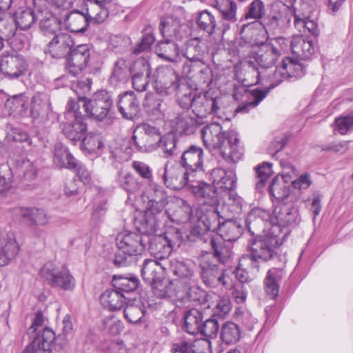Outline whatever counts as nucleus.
<instances>
[{
  "instance_id": "nucleus-1",
  "label": "nucleus",
  "mask_w": 353,
  "mask_h": 353,
  "mask_svg": "<svg viewBox=\"0 0 353 353\" xmlns=\"http://www.w3.org/2000/svg\"><path fill=\"white\" fill-rule=\"evenodd\" d=\"M272 195L281 203L277 205L271 214L268 211L261 208H254L248 214L245 219L246 226L251 230L264 225L276 233L280 232V227L294 226L300 222V216L296 203L300 199L298 192H290L286 185L274 180L270 187Z\"/></svg>"
},
{
  "instance_id": "nucleus-2",
  "label": "nucleus",
  "mask_w": 353,
  "mask_h": 353,
  "mask_svg": "<svg viewBox=\"0 0 353 353\" xmlns=\"http://www.w3.org/2000/svg\"><path fill=\"white\" fill-rule=\"evenodd\" d=\"M203 203L199 208L193 210L186 201L180 198L174 199L170 203L165 212L170 219L177 224L186 223L190 233L186 237L190 241H195L200 236L204 234L212 228V221L215 222L220 213L219 208L209 210L208 204Z\"/></svg>"
},
{
  "instance_id": "nucleus-3",
  "label": "nucleus",
  "mask_w": 353,
  "mask_h": 353,
  "mask_svg": "<svg viewBox=\"0 0 353 353\" xmlns=\"http://www.w3.org/2000/svg\"><path fill=\"white\" fill-rule=\"evenodd\" d=\"M201 137L209 151L218 150L227 161L236 163L242 159L243 148L239 145V137L235 132L226 133L219 123L212 122L202 128Z\"/></svg>"
},
{
  "instance_id": "nucleus-4",
  "label": "nucleus",
  "mask_w": 353,
  "mask_h": 353,
  "mask_svg": "<svg viewBox=\"0 0 353 353\" xmlns=\"http://www.w3.org/2000/svg\"><path fill=\"white\" fill-rule=\"evenodd\" d=\"M256 83H261L267 88L265 90L257 89L248 90L243 89L242 94L243 101L236 109V113H247L254 108L266 97L271 89H273L283 81L289 78V74L285 70L283 64L274 68H262L256 71Z\"/></svg>"
},
{
  "instance_id": "nucleus-5",
  "label": "nucleus",
  "mask_w": 353,
  "mask_h": 353,
  "mask_svg": "<svg viewBox=\"0 0 353 353\" xmlns=\"http://www.w3.org/2000/svg\"><path fill=\"white\" fill-rule=\"evenodd\" d=\"M210 179L213 185L203 181L191 185L192 193L198 199H205L207 204L219 205V196L235 188V174L232 170L215 168L212 170Z\"/></svg>"
},
{
  "instance_id": "nucleus-6",
  "label": "nucleus",
  "mask_w": 353,
  "mask_h": 353,
  "mask_svg": "<svg viewBox=\"0 0 353 353\" xmlns=\"http://www.w3.org/2000/svg\"><path fill=\"white\" fill-rule=\"evenodd\" d=\"M179 284L181 283L179 281H169V285L166 290L160 289L159 287L163 288L164 286L159 285L154 288V295L159 298L165 296L174 298L177 306L179 307H190L191 306L203 305V308L215 296L214 294L206 293L205 291L197 287L194 280H193L191 285H188V287L183 285L179 289H174V287H178Z\"/></svg>"
},
{
  "instance_id": "nucleus-7",
  "label": "nucleus",
  "mask_w": 353,
  "mask_h": 353,
  "mask_svg": "<svg viewBox=\"0 0 353 353\" xmlns=\"http://www.w3.org/2000/svg\"><path fill=\"white\" fill-rule=\"evenodd\" d=\"M143 235L134 232H121L116 238L118 251L115 254L114 264L124 266L128 264L127 258L141 254L145 250L148 242V234Z\"/></svg>"
},
{
  "instance_id": "nucleus-8",
  "label": "nucleus",
  "mask_w": 353,
  "mask_h": 353,
  "mask_svg": "<svg viewBox=\"0 0 353 353\" xmlns=\"http://www.w3.org/2000/svg\"><path fill=\"white\" fill-rule=\"evenodd\" d=\"M259 232L262 230V234L258 235L250 243V248L251 252V259H261L267 261L271 259L274 254L275 249L281 245V241L276 233V230H272L269 227L266 228L264 225L258 228H253L252 224L251 230L249 231L254 234V231Z\"/></svg>"
},
{
  "instance_id": "nucleus-9",
  "label": "nucleus",
  "mask_w": 353,
  "mask_h": 353,
  "mask_svg": "<svg viewBox=\"0 0 353 353\" xmlns=\"http://www.w3.org/2000/svg\"><path fill=\"white\" fill-rule=\"evenodd\" d=\"M293 17L291 5L276 1L272 4L270 12L264 21V29L268 36L282 33L290 26Z\"/></svg>"
},
{
  "instance_id": "nucleus-10",
  "label": "nucleus",
  "mask_w": 353,
  "mask_h": 353,
  "mask_svg": "<svg viewBox=\"0 0 353 353\" xmlns=\"http://www.w3.org/2000/svg\"><path fill=\"white\" fill-rule=\"evenodd\" d=\"M75 103L79 110L82 107L88 116L102 121L109 113L112 99L107 91L102 90L95 92L90 99L80 97Z\"/></svg>"
},
{
  "instance_id": "nucleus-11",
  "label": "nucleus",
  "mask_w": 353,
  "mask_h": 353,
  "mask_svg": "<svg viewBox=\"0 0 353 353\" xmlns=\"http://www.w3.org/2000/svg\"><path fill=\"white\" fill-rule=\"evenodd\" d=\"M195 174H193L180 162L169 161L165 165L164 182L166 186L170 189L181 190L185 185H188L190 190L192 192L191 185L199 181L195 180Z\"/></svg>"
},
{
  "instance_id": "nucleus-12",
  "label": "nucleus",
  "mask_w": 353,
  "mask_h": 353,
  "mask_svg": "<svg viewBox=\"0 0 353 353\" xmlns=\"http://www.w3.org/2000/svg\"><path fill=\"white\" fill-rule=\"evenodd\" d=\"M150 244L148 249L151 254L157 260L165 261L170 255L173 248L179 246L181 242V234L176 230H172L163 234L155 235L151 239L148 238Z\"/></svg>"
},
{
  "instance_id": "nucleus-13",
  "label": "nucleus",
  "mask_w": 353,
  "mask_h": 353,
  "mask_svg": "<svg viewBox=\"0 0 353 353\" xmlns=\"http://www.w3.org/2000/svg\"><path fill=\"white\" fill-rule=\"evenodd\" d=\"M75 101L70 100L65 114L66 122L63 125V132L74 144L80 141L87 130V125L83 121L81 112L76 107Z\"/></svg>"
},
{
  "instance_id": "nucleus-14",
  "label": "nucleus",
  "mask_w": 353,
  "mask_h": 353,
  "mask_svg": "<svg viewBox=\"0 0 353 353\" xmlns=\"http://www.w3.org/2000/svg\"><path fill=\"white\" fill-rule=\"evenodd\" d=\"M157 193L160 194L159 198L156 196L154 199H151L148 202L145 217L143 223H141V228H139L142 233L152 234L157 231L159 225V216L168 203L164 193L161 191L157 192Z\"/></svg>"
},
{
  "instance_id": "nucleus-15",
  "label": "nucleus",
  "mask_w": 353,
  "mask_h": 353,
  "mask_svg": "<svg viewBox=\"0 0 353 353\" xmlns=\"http://www.w3.org/2000/svg\"><path fill=\"white\" fill-rule=\"evenodd\" d=\"M160 137L159 129L144 123L135 129L132 139L134 146L139 151L151 152L157 149Z\"/></svg>"
},
{
  "instance_id": "nucleus-16",
  "label": "nucleus",
  "mask_w": 353,
  "mask_h": 353,
  "mask_svg": "<svg viewBox=\"0 0 353 353\" xmlns=\"http://www.w3.org/2000/svg\"><path fill=\"white\" fill-rule=\"evenodd\" d=\"M41 277L50 282L52 287L65 290H72L74 286L73 277L66 268H59L53 263L48 262L41 269Z\"/></svg>"
},
{
  "instance_id": "nucleus-17",
  "label": "nucleus",
  "mask_w": 353,
  "mask_h": 353,
  "mask_svg": "<svg viewBox=\"0 0 353 353\" xmlns=\"http://www.w3.org/2000/svg\"><path fill=\"white\" fill-rule=\"evenodd\" d=\"M219 103V98L212 97L208 92H200L193 96L192 112L198 119V122L203 124L205 119L209 114L218 113Z\"/></svg>"
},
{
  "instance_id": "nucleus-18",
  "label": "nucleus",
  "mask_w": 353,
  "mask_h": 353,
  "mask_svg": "<svg viewBox=\"0 0 353 353\" xmlns=\"http://www.w3.org/2000/svg\"><path fill=\"white\" fill-rule=\"evenodd\" d=\"M243 205V200L234 192V189H232L219 196V205L208 204V208L209 210H212L214 208H219V210L223 212L220 213L217 219L222 218L224 220L229 212L233 214L240 213Z\"/></svg>"
},
{
  "instance_id": "nucleus-19",
  "label": "nucleus",
  "mask_w": 353,
  "mask_h": 353,
  "mask_svg": "<svg viewBox=\"0 0 353 353\" xmlns=\"http://www.w3.org/2000/svg\"><path fill=\"white\" fill-rule=\"evenodd\" d=\"M156 90L161 94H169L179 87L177 73L170 67L162 66L157 70Z\"/></svg>"
},
{
  "instance_id": "nucleus-20",
  "label": "nucleus",
  "mask_w": 353,
  "mask_h": 353,
  "mask_svg": "<svg viewBox=\"0 0 353 353\" xmlns=\"http://www.w3.org/2000/svg\"><path fill=\"white\" fill-rule=\"evenodd\" d=\"M72 37L66 32H61L53 37L45 49V53L54 59L65 57L74 46Z\"/></svg>"
},
{
  "instance_id": "nucleus-21",
  "label": "nucleus",
  "mask_w": 353,
  "mask_h": 353,
  "mask_svg": "<svg viewBox=\"0 0 353 353\" xmlns=\"http://www.w3.org/2000/svg\"><path fill=\"white\" fill-rule=\"evenodd\" d=\"M90 56V48L86 44L79 45L73 50L71 49L66 60L68 72L73 76L80 74L87 65Z\"/></svg>"
},
{
  "instance_id": "nucleus-22",
  "label": "nucleus",
  "mask_w": 353,
  "mask_h": 353,
  "mask_svg": "<svg viewBox=\"0 0 353 353\" xmlns=\"http://www.w3.org/2000/svg\"><path fill=\"white\" fill-rule=\"evenodd\" d=\"M167 263L165 261L161 263L156 260L146 259L145 260L143 268L141 269V275L143 279L149 284L152 285L153 293L154 294V288L159 285H163L161 289L166 290L169 285V282H159L160 274L163 270L166 269ZM161 289V287H159Z\"/></svg>"
},
{
  "instance_id": "nucleus-23",
  "label": "nucleus",
  "mask_w": 353,
  "mask_h": 353,
  "mask_svg": "<svg viewBox=\"0 0 353 353\" xmlns=\"http://www.w3.org/2000/svg\"><path fill=\"white\" fill-rule=\"evenodd\" d=\"M27 64L23 57L18 54L3 55L0 61V70L11 78H17L24 74Z\"/></svg>"
},
{
  "instance_id": "nucleus-24",
  "label": "nucleus",
  "mask_w": 353,
  "mask_h": 353,
  "mask_svg": "<svg viewBox=\"0 0 353 353\" xmlns=\"http://www.w3.org/2000/svg\"><path fill=\"white\" fill-rule=\"evenodd\" d=\"M201 277L205 285L215 287L219 284L224 286L228 285L225 274L219 266L209 261L203 260L201 263Z\"/></svg>"
},
{
  "instance_id": "nucleus-25",
  "label": "nucleus",
  "mask_w": 353,
  "mask_h": 353,
  "mask_svg": "<svg viewBox=\"0 0 353 353\" xmlns=\"http://www.w3.org/2000/svg\"><path fill=\"white\" fill-rule=\"evenodd\" d=\"M169 265L170 270L179 277L173 281H179L181 283L178 287H174V289H179L183 285L188 287V285H191L193 283L194 270L193 265L190 261L172 259L169 261Z\"/></svg>"
},
{
  "instance_id": "nucleus-26",
  "label": "nucleus",
  "mask_w": 353,
  "mask_h": 353,
  "mask_svg": "<svg viewBox=\"0 0 353 353\" xmlns=\"http://www.w3.org/2000/svg\"><path fill=\"white\" fill-rule=\"evenodd\" d=\"M180 163L186 167L193 174H202L203 163V150L197 146H191L185 151Z\"/></svg>"
},
{
  "instance_id": "nucleus-27",
  "label": "nucleus",
  "mask_w": 353,
  "mask_h": 353,
  "mask_svg": "<svg viewBox=\"0 0 353 353\" xmlns=\"http://www.w3.org/2000/svg\"><path fill=\"white\" fill-rule=\"evenodd\" d=\"M221 219L219 218L215 222L212 221V228L209 230H215L218 226V235L215 237L221 238V240L228 242L236 241L241 234L240 224L229 218L226 221L221 223Z\"/></svg>"
},
{
  "instance_id": "nucleus-28",
  "label": "nucleus",
  "mask_w": 353,
  "mask_h": 353,
  "mask_svg": "<svg viewBox=\"0 0 353 353\" xmlns=\"http://www.w3.org/2000/svg\"><path fill=\"white\" fill-rule=\"evenodd\" d=\"M118 108L123 118L132 120L139 112V102L133 92H125L119 96Z\"/></svg>"
},
{
  "instance_id": "nucleus-29",
  "label": "nucleus",
  "mask_w": 353,
  "mask_h": 353,
  "mask_svg": "<svg viewBox=\"0 0 353 353\" xmlns=\"http://www.w3.org/2000/svg\"><path fill=\"white\" fill-rule=\"evenodd\" d=\"M279 57V50L274 43H267L263 45L256 56V61L260 65L259 68L252 70L256 73V71L262 68H270Z\"/></svg>"
},
{
  "instance_id": "nucleus-30",
  "label": "nucleus",
  "mask_w": 353,
  "mask_h": 353,
  "mask_svg": "<svg viewBox=\"0 0 353 353\" xmlns=\"http://www.w3.org/2000/svg\"><path fill=\"white\" fill-rule=\"evenodd\" d=\"M194 116L184 111L179 114L172 121V129L180 134H189L194 132L197 125H202Z\"/></svg>"
},
{
  "instance_id": "nucleus-31",
  "label": "nucleus",
  "mask_w": 353,
  "mask_h": 353,
  "mask_svg": "<svg viewBox=\"0 0 353 353\" xmlns=\"http://www.w3.org/2000/svg\"><path fill=\"white\" fill-rule=\"evenodd\" d=\"M134 67L132 71L133 88L139 92H143L146 90L148 83V79L150 74L149 64L144 60H140L135 63Z\"/></svg>"
},
{
  "instance_id": "nucleus-32",
  "label": "nucleus",
  "mask_w": 353,
  "mask_h": 353,
  "mask_svg": "<svg viewBox=\"0 0 353 353\" xmlns=\"http://www.w3.org/2000/svg\"><path fill=\"white\" fill-rule=\"evenodd\" d=\"M19 245L12 235L0 239V266H5L15 258Z\"/></svg>"
},
{
  "instance_id": "nucleus-33",
  "label": "nucleus",
  "mask_w": 353,
  "mask_h": 353,
  "mask_svg": "<svg viewBox=\"0 0 353 353\" xmlns=\"http://www.w3.org/2000/svg\"><path fill=\"white\" fill-rule=\"evenodd\" d=\"M292 52L303 59L310 58L314 52L312 41L303 36H294L290 42Z\"/></svg>"
},
{
  "instance_id": "nucleus-34",
  "label": "nucleus",
  "mask_w": 353,
  "mask_h": 353,
  "mask_svg": "<svg viewBox=\"0 0 353 353\" xmlns=\"http://www.w3.org/2000/svg\"><path fill=\"white\" fill-rule=\"evenodd\" d=\"M54 164L60 168L74 169L77 162L68 151L67 147L61 143H57L54 145Z\"/></svg>"
},
{
  "instance_id": "nucleus-35",
  "label": "nucleus",
  "mask_w": 353,
  "mask_h": 353,
  "mask_svg": "<svg viewBox=\"0 0 353 353\" xmlns=\"http://www.w3.org/2000/svg\"><path fill=\"white\" fill-rule=\"evenodd\" d=\"M85 12L74 10L66 14L64 19L65 28L70 32H83L88 26Z\"/></svg>"
},
{
  "instance_id": "nucleus-36",
  "label": "nucleus",
  "mask_w": 353,
  "mask_h": 353,
  "mask_svg": "<svg viewBox=\"0 0 353 353\" xmlns=\"http://www.w3.org/2000/svg\"><path fill=\"white\" fill-rule=\"evenodd\" d=\"M33 341L22 353H49L50 345L48 341L53 339L52 332H34Z\"/></svg>"
},
{
  "instance_id": "nucleus-37",
  "label": "nucleus",
  "mask_w": 353,
  "mask_h": 353,
  "mask_svg": "<svg viewBox=\"0 0 353 353\" xmlns=\"http://www.w3.org/2000/svg\"><path fill=\"white\" fill-rule=\"evenodd\" d=\"M109 1L105 0L90 1L87 4L85 12L88 22L94 21L99 23L103 22L108 16V10L104 7L103 3Z\"/></svg>"
},
{
  "instance_id": "nucleus-38",
  "label": "nucleus",
  "mask_w": 353,
  "mask_h": 353,
  "mask_svg": "<svg viewBox=\"0 0 353 353\" xmlns=\"http://www.w3.org/2000/svg\"><path fill=\"white\" fill-rule=\"evenodd\" d=\"M125 297L123 294L117 290H106L101 295V305L109 310H120L124 305Z\"/></svg>"
},
{
  "instance_id": "nucleus-39",
  "label": "nucleus",
  "mask_w": 353,
  "mask_h": 353,
  "mask_svg": "<svg viewBox=\"0 0 353 353\" xmlns=\"http://www.w3.org/2000/svg\"><path fill=\"white\" fill-rule=\"evenodd\" d=\"M18 214L30 224L44 225L49 222L50 217L47 213L39 208H21L17 210Z\"/></svg>"
},
{
  "instance_id": "nucleus-40",
  "label": "nucleus",
  "mask_w": 353,
  "mask_h": 353,
  "mask_svg": "<svg viewBox=\"0 0 353 353\" xmlns=\"http://www.w3.org/2000/svg\"><path fill=\"white\" fill-rule=\"evenodd\" d=\"M111 157L116 161L123 163L128 161L132 154V148L129 140L123 139L110 147Z\"/></svg>"
},
{
  "instance_id": "nucleus-41",
  "label": "nucleus",
  "mask_w": 353,
  "mask_h": 353,
  "mask_svg": "<svg viewBox=\"0 0 353 353\" xmlns=\"http://www.w3.org/2000/svg\"><path fill=\"white\" fill-rule=\"evenodd\" d=\"M180 30L181 23L177 18L166 17L161 21L160 32L164 38L181 39L182 36Z\"/></svg>"
},
{
  "instance_id": "nucleus-42",
  "label": "nucleus",
  "mask_w": 353,
  "mask_h": 353,
  "mask_svg": "<svg viewBox=\"0 0 353 353\" xmlns=\"http://www.w3.org/2000/svg\"><path fill=\"white\" fill-rule=\"evenodd\" d=\"M36 19L34 11L31 8H20L14 14L15 25L23 30L29 29Z\"/></svg>"
},
{
  "instance_id": "nucleus-43",
  "label": "nucleus",
  "mask_w": 353,
  "mask_h": 353,
  "mask_svg": "<svg viewBox=\"0 0 353 353\" xmlns=\"http://www.w3.org/2000/svg\"><path fill=\"white\" fill-rule=\"evenodd\" d=\"M156 52L159 57L170 62L176 61L179 56V48L176 43L169 39L160 41Z\"/></svg>"
},
{
  "instance_id": "nucleus-44",
  "label": "nucleus",
  "mask_w": 353,
  "mask_h": 353,
  "mask_svg": "<svg viewBox=\"0 0 353 353\" xmlns=\"http://www.w3.org/2000/svg\"><path fill=\"white\" fill-rule=\"evenodd\" d=\"M283 277V271L279 268L268 270L265 279L264 285L266 293L272 298H275L279 293L278 282Z\"/></svg>"
},
{
  "instance_id": "nucleus-45",
  "label": "nucleus",
  "mask_w": 353,
  "mask_h": 353,
  "mask_svg": "<svg viewBox=\"0 0 353 353\" xmlns=\"http://www.w3.org/2000/svg\"><path fill=\"white\" fill-rule=\"evenodd\" d=\"M205 308H212L214 316L223 318L230 313L232 305L229 297H217L215 295L214 299L207 303Z\"/></svg>"
},
{
  "instance_id": "nucleus-46",
  "label": "nucleus",
  "mask_w": 353,
  "mask_h": 353,
  "mask_svg": "<svg viewBox=\"0 0 353 353\" xmlns=\"http://www.w3.org/2000/svg\"><path fill=\"white\" fill-rule=\"evenodd\" d=\"M213 6L221 14L225 21L233 23L236 21V3L232 0H214Z\"/></svg>"
},
{
  "instance_id": "nucleus-47",
  "label": "nucleus",
  "mask_w": 353,
  "mask_h": 353,
  "mask_svg": "<svg viewBox=\"0 0 353 353\" xmlns=\"http://www.w3.org/2000/svg\"><path fill=\"white\" fill-rule=\"evenodd\" d=\"M187 61L185 63V70L190 73V68L192 65H199L204 62V52L199 45H190L185 52Z\"/></svg>"
},
{
  "instance_id": "nucleus-48",
  "label": "nucleus",
  "mask_w": 353,
  "mask_h": 353,
  "mask_svg": "<svg viewBox=\"0 0 353 353\" xmlns=\"http://www.w3.org/2000/svg\"><path fill=\"white\" fill-rule=\"evenodd\" d=\"M50 12H46V16L40 21V28L43 34L46 36H55L61 32L60 21Z\"/></svg>"
},
{
  "instance_id": "nucleus-49",
  "label": "nucleus",
  "mask_w": 353,
  "mask_h": 353,
  "mask_svg": "<svg viewBox=\"0 0 353 353\" xmlns=\"http://www.w3.org/2000/svg\"><path fill=\"white\" fill-rule=\"evenodd\" d=\"M201 321V313L197 309H190L183 316L181 328L185 329V331L195 330L196 331H203V330H200Z\"/></svg>"
},
{
  "instance_id": "nucleus-50",
  "label": "nucleus",
  "mask_w": 353,
  "mask_h": 353,
  "mask_svg": "<svg viewBox=\"0 0 353 353\" xmlns=\"http://www.w3.org/2000/svg\"><path fill=\"white\" fill-rule=\"evenodd\" d=\"M77 0H32L35 8L38 12L43 13L45 9L42 3H47L51 6V9L55 11L66 10L72 8Z\"/></svg>"
},
{
  "instance_id": "nucleus-51",
  "label": "nucleus",
  "mask_w": 353,
  "mask_h": 353,
  "mask_svg": "<svg viewBox=\"0 0 353 353\" xmlns=\"http://www.w3.org/2000/svg\"><path fill=\"white\" fill-rule=\"evenodd\" d=\"M5 107L10 114L22 117L26 113L28 105L26 98L19 95L8 99L5 103Z\"/></svg>"
},
{
  "instance_id": "nucleus-52",
  "label": "nucleus",
  "mask_w": 353,
  "mask_h": 353,
  "mask_svg": "<svg viewBox=\"0 0 353 353\" xmlns=\"http://www.w3.org/2000/svg\"><path fill=\"white\" fill-rule=\"evenodd\" d=\"M81 140V149L88 153H97L103 147V143L99 134L89 132Z\"/></svg>"
},
{
  "instance_id": "nucleus-53",
  "label": "nucleus",
  "mask_w": 353,
  "mask_h": 353,
  "mask_svg": "<svg viewBox=\"0 0 353 353\" xmlns=\"http://www.w3.org/2000/svg\"><path fill=\"white\" fill-rule=\"evenodd\" d=\"M117 181L119 185L129 194L135 193L139 190V183L130 172L122 170L119 171Z\"/></svg>"
},
{
  "instance_id": "nucleus-54",
  "label": "nucleus",
  "mask_w": 353,
  "mask_h": 353,
  "mask_svg": "<svg viewBox=\"0 0 353 353\" xmlns=\"http://www.w3.org/2000/svg\"><path fill=\"white\" fill-rule=\"evenodd\" d=\"M291 8L293 9L294 20L310 17L314 9V1L295 0L294 5L293 6H291Z\"/></svg>"
},
{
  "instance_id": "nucleus-55",
  "label": "nucleus",
  "mask_w": 353,
  "mask_h": 353,
  "mask_svg": "<svg viewBox=\"0 0 353 353\" xmlns=\"http://www.w3.org/2000/svg\"><path fill=\"white\" fill-rule=\"evenodd\" d=\"M210 243L214 250L215 256L220 262L225 263L230 258L232 254L231 249L225 244V241L221 240V238L213 236L211 239Z\"/></svg>"
},
{
  "instance_id": "nucleus-56",
  "label": "nucleus",
  "mask_w": 353,
  "mask_h": 353,
  "mask_svg": "<svg viewBox=\"0 0 353 353\" xmlns=\"http://www.w3.org/2000/svg\"><path fill=\"white\" fill-rule=\"evenodd\" d=\"M196 24L201 30L206 32L208 34H212L216 26L214 15L206 10L199 13L196 17Z\"/></svg>"
},
{
  "instance_id": "nucleus-57",
  "label": "nucleus",
  "mask_w": 353,
  "mask_h": 353,
  "mask_svg": "<svg viewBox=\"0 0 353 353\" xmlns=\"http://www.w3.org/2000/svg\"><path fill=\"white\" fill-rule=\"evenodd\" d=\"M176 147V138L175 133L170 132L160 137L158 142V148L161 150L166 157L174 154Z\"/></svg>"
},
{
  "instance_id": "nucleus-58",
  "label": "nucleus",
  "mask_w": 353,
  "mask_h": 353,
  "mask_svg": "<svg viewBox=\"0 0 353 353\" xmlns=\"http://www.w3.org/2000/svg\"><path fill=\"white\" fill-rule=\"evenodd\" d=\"M113 285L119 292H131L134 290L139 283L136 277H125L122 276H114L113 277Z\"/></svg>"
},
{
  "instance_id": "nucleus-59",
  "label": "nucleus",
  "mask_w": 353,
  "mask_h": 353,
  "mask_svg": "<svg viewBox=\"0 0 353 353\" xmlns=\"http://www.w3.org/2000/svg\"><path fill=\"white\" fill-rule=\"evenodd\" d=\"M10 161L12 163H14L16 166L21 170L26 179L32 180L35 177L37 173V165L35 161H31L29 159L26 160L22 158L16 161L12 158H10Z\"/></svg>"
},
{
  "instance_id": "nucleus-60",
  "label": "nucleus",
  "mask_w": 353,
  "mask_h": 353,
  "mask_svg": "<svg viewBox=\"0 0 353 353\" xmlns=\"http://www.w3.org/2000/svg\"><path fill=\"white\" fill-rule=\"evenodd\" d=\"M265 13V8L263 2L261 0H254L247 8L244 18L256 20L262 18Z\"/></svg>"
},
{
  "instance_id": "nucleus-61",
  "label": "nucleus",
  "mask_w": 353,
  "mask_h": 353,
  "mask_svg": "<svg viewBox=\"0 0 353 353\" xmlns=\"http://www.w3.org/2000/svg\"><path fill=\"white\" fill-rule=\"evenodd\" d=\"M14 33L12 19L6 13H0V37L3 39H9Z\"/></svg>"
},
{
  "instance_id": "nucleus-62",
  "label": "nucleus",
  "mask_w": 353,
  "mask_h": 353,
  "mask_svg": "<svg viewBox=\"0 0 353 353\" xmlns=\"http://www.w3.org/2000/svg\"><path fill=\"white\" fill-rule=\"evenodd\" d=\"M294 26L297 30L304 34L316 35L318 34V26L316 21L310 17L294 20Z\"/></svg>"
},
{
  "instance_id": "nucleus-63",
  "label": "nucleus",
  "mask_w": 353,
  "mask_h": 353,
  "mask_svg": "<svg viewBox=\"0 0 353 353\" xmlns=\"http://www.w3.org/2000/svg\"><path fill=\"white\" fill-rule=\"evenodd\" d=\"M6 140L8 142H23L28 141L31 143L29 135L27 132L20 128L8 125L6 128Z\"/></svg>"
},
{
  "instance_id": "nucleus-64",
  "label": "nucleus",
  "mask_w": 353,
  "mask_h": 353,
  "mask_svg": "<svg viewBox=\"0 0 353 353\" xmlns=\"http://www.w3.org/2000/svg\"><path fill=\"white\" fill-rule=\"evenodd\" d=\"M282 63L289 77H299L303 74V67L297 60L286 57Z\"/></svg>"
}]
</instances>
